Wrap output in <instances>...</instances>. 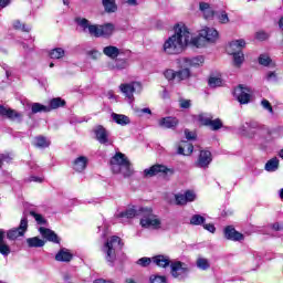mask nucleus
<instances>
[{"mask_svg": "<svg viewBox=\"0 0 283 283\" xmlns=\"http://www.w3.org/2000/svg\"><path fill=\"white\" fill-rule=\"evenodd\" d=\"M191 43V32L186 25L176 24L175 34L169 36L163 46L166 54H181V52Z\"/></svg>", "mask_w": 283, "mask_h": 283, "instance_id": "f257e3e1", "label": "nucleus"}, {"mask_svg": "<svg viewBox=\"0 0 283 283\" xmlns=\"http://www.w3.org/2000/svg\"><path fill=\"white\" fill-rule=\"evenodd\" d=\"M111 165L115 174H122L124 178H132L134 176V168L132 161L125 154L118 151L111 158Z\"/></svg>", "mask_w": 283, "mask_h": 283, "instance_id": "f03ea898", "label": "nucleus"}, {"mask_svg": "<svg viewBox=\"0 0 283 283\" xmlns=\"http://www.w3.org/2000/svg\"><path fill=\"white\" fill-rule=\"evenodd\" d=\"M218 36V30L206 27L199 31L198 36L190 39V42L195 48H205L207 43H216Z\"/></svg>", "mask_w": 283, "mask_h": 283, "instance_id": "7ed1b4c3", "label": "nucleus"}, {"mask_svg": "<svg viewBox=\"0 0 283 283\" xmlns=\"http://www.w3.org/2000/svg\"><path fill=\"white\" fill-rule=\"evenodd\" d=\"M115 244H117L119 251H123L125 243H123V239H120L118 235L111 237V239H108L104 244V253H106L105 259L112 266L114 265V262H116V249H114Z\"/></svg>", "mask_w": 283, "mask_h": 283, "instance_id": "20e7f679", "label": "nucleus"}, {"mask_svg": "<svg viewBox=\"0 0 283 283\" xmlns=\"http://www.w3.org/2000/svg\"><path fill=\"white\" fill-rule=\"evenodd\" d=\"M190 271L189 265L182 261H175L170 264V275L179 282H185L189 277Z\"/></svg>", "mask_w": 283, "mask_h": 283, "instance_id": "39448f33", "label": "nucleus"}, {"mask_svg": "<svg viewBox=\"0 0 283 283\" xmlns=\"http://www.w3.org/2000/svg\"><path fill=\"white\" fill-rule=\"evenodd\" d=\"M198 122L203 127H209L211 132H218L224 127V124L222 123V119L216 118L213 119V115L201 113L198 115Z\"/></svg>", "mask_w": 283, "mask_h": 283, "instance_id": "423d86ee", "label": "nucleus"}, {"mask_svg": "<svg viewBox=\"0 0 283 283\" xmlns=\"http://www.w3.org/2000/svg\"><path fill=\"white\" fill-rule=\"evenodd\" d=\"M159 174L163 176H174L176 170H174V168H168L163 164H155L144 170V178H154V176H159Z\"/></svg>", "mask_w": 283, "mask_h": 283, "instance_id": "0eeeda50", "label": "nucleus"}, {"mask_svg": "<svg viewBox=\"0 0 283 283\" xmlns=\"http://www.w3.org/2000/svg\"><path fill=\"white\" fill-rule=\"evenodd\" d=\"M251 88L249 86H244L243 84H239L234 90V96L240 105H247L251 103Z\"/></svg>", "mask_w": 283, "mask_h": 283, "instance_id": "6e6552de", "label": "nucleus"}, {"mask_svg": "<svg viewBox=\"0 0 283 283\" xmlns=\"http://www.w3.org/2000/svg\"><path fill=\"white\" fill-rule=\"evenodd\" d=\"M213 163V155L208 149H202L199 151V156L195 161V167L199 169H209V165Z\"/></svg>", "mask_w": 283, "mask_h": 283, "instance_id": "1a4fd4ad", "label": "nucleus"}, {"mask_svg": "<svg viewBox=\"0 0 283 283\" xmlns=\"http://www.w3.org/2000/svg\"><path fill=\"white\" fill-rule=\"evenodd\" d=\"M25 231H28V218L21 219L18 228L10 229L7 232V238L8 240L14 241L18 238H22V235H25Z\"/></svg>", "mask_w": 283, "mask_h": 283, "instance_id": "9d476101", "label": "nucleus"}, {"mask_svg": "<svg viewBox=\"0 0 283 283\" xmlns=\"http://www.w3.org/2000/svg\"><path fill=\"white\" fill-rule=\"evenodd\" d=\"M0 116L9 120H18L19 123L23 120V113H19L17 109L6 107L4 105H0Z\"/></svg>", "mask_w": 283, "mask_h": 283, "instance_id": "9b49d317", "label": "nucleus"}, {"mask_svg": "<svg viewBox=\"0 0 283 283\" xmlns=\"http://www.w3.org/2000/svg\"><path fill=\"white\" fill-rule=\"evenodd\" d=\"M223 235L226 240H231L232 242H242V240H244V234L235 230L233 226H227L223 229Z\"/></svg>", "mask_w": 283, "mask_h": 283, "instance_id": "f8f14e48", "label": "nucleus"}, {"mask_svg": "<svg viewBox=\"0 0 283 283\" xmlns=\"http://www.w3.org/2000/svg\"><path fill=\"white\" fill-rule=\"evenodd\" d=\"M39 232L48 242H53V244H61V238H59V234H56V232H54L52 229L40 227Z\"/></svg>", "mask_w": 283, "mask_h": 283, "instance_id": "ddd939ff", "label": "nucleus"}, {"mask_svg": "<svg viewBox=\"0 0 283 283\" xmlns=\"http://www.w3.org/2000/svg\"><path fill=\"white\" fill-rule=\"evenodd\" d=\"M158 125L164 129H176L180 125V120H178V117L167 116L159 119Z\"/></svg>", "mask_w": 283, "mask_h": 283, "instance_id": "4468645a", "label": "nucleus"}, {"mask_svg": "<svg viewBox=\"0 0 283 283\" xmlns=\"http://www.w3.org/2000/svg\"><path fill=\"white\" fill-rule=\"evenodd\" d=\"M94 135H95L96 140L101 145H107V143H109V134L107 133V129L105 127H103V125H98L94 129Z\"/></svg>", "mask_w": 283, "mask_h": 283, "instance_id": "2eb2a0df", "label": "nucleus"}, {"mask_svg": "<svg viewBox=\"0 0 283 283\" xmlns=\"http://www.w3.org/2000/svg\"><path fill=\"white\" fill-rule=\"evenodd\" d=\"M177 154L179 156H191V154H193V144L188 140H181L177 148Z\"/></svg>", "mask_w": 283, "mask_h": 283, "instance_id": "dca6fc26", "label": "nucleus"}, {"mask_svg": "<svg viewBox=\"0 0 283 283\" xmlns=\"http://www.w3.org/2000/svg\"><path fill=\"white\" fill-rule=\"evenodd\" d=\"M153 264H156L159 269H167L168 266H171V260L167 255L158 254L153 256Z\"/></svg>", "mask_w": 283, "mask_h": 283, "instance_id": "f3484780", "label": "nucleus"}, {"mask_svg": "<svg viewBox=\"0 0 283 283\" xmlns=\"http://www.w3.org/2000/svg\"><path fill=\"white\" fill-rule=\"evenodd\" d=\"M111 70H127L129 67V60L127 57H116L109 65Z\"/></svg>", "mask_w": 283, "mask_h": 283, "instance_id": "a211bd4d", "label": "nucleus"}, {"mask_svg": "<svg viewBox=\"0 0 283 283\" xmlns=\"http://www.w3.org/2000/svg\"><path fill=\"white\" fill-rule=\"evenodd\" d=\"M87 163H88L87 157L80 156L72 163V167L74 171H77V174H81L82 171H85V169H87Z\"/></svg>", "mask_w": 283, "mask_h": 283, "instance_id": "6ab92c4d", "label": "nucleus"}, {"mask_svg": "<svg viewBox=\"0 0 283 283\" xmlns=\"http://www.w3.org/2000/svg\"><path fill=\"white\" fill-rule=\"evenodd\" d=\"M247 46V42L243 39L234 40L229 43L227 48L228 54H231V52H242V49Z\"/></svg>", "mask_w": 283, "mask_h": 283, "instance_id": "aec40b11", "label": "nucleus"}, {"mask_svg": "<svg viewBox=\"0 0 283 283\" xmlns=\"http://www.w3.org/2000/svg\"><path fill=\"white\" fill-rule=\"evenodd\" d=\"M156 217H150L148 219H140V224L144 229H160V219H155Z\"/></svg>", "mask_w": 283, "mask_h": 283, "instance_id": "412c9836", "label": "nucleus"}, {"mask_svg": "<svg viewBox=\"0 0 283 283\" xmlns=\"http://www.w3.org/2000/svg\"><path fill=\"white\" fill-rule=\"evenodd\" d=\"M134 85H138V83L133 82L130 84L124 83L119 85V90L122 93H124V95L126 96V98H134V92H136V88L134 87Z\"/></svg>", "mask_w": 283, "mask_h": 283, "instance_id": "4be33fe9", "label": "nucleus"}, {"mask_svg": "<svg viewBox=\"0 0 283 283\" xmlns=\"http://www.w3.org/2000/svg\"><path fill=\"white\" fill-rule=\"evenodd\" d=\"M103 54L114 61L115 59H118V56H120L122 52L120 49H118L117 46L108 45L103 49Z\"/></svg>", "mask_w": 283, "mask_h": 283, "instance_id": "5701e85b", "label": "nucleus"}, {"mask_svg": "<svg viewBox=\"0 0 283 283\" xmlns=\"http://www.w3.org/2000/svg\"><path fill=\"white\" fill-rule=\"evenodd\" d=\"M73 258H74V254H72L67 249H61L55 254L56 262H72Z\"/></svg>", "mask_w": 283, "mask_h": 283, "instance_id": "b1692460", "label": "nucleus"}, {"mask_svg": "<svg viewBox=\"0 0 283 283\" xmlns=\"http://www.w3.org/2000/svg\"><path fill=\"white\" fill-rule=\"evenodd\" d=\"M199 10L203 13L205 19H213L216 11L212 10L211 4L208 2H200Z\"/></svg>", "mask_w": 283, "mask_h": 283, "instance_id": "393cba45", "label": "nucleus"}, {"mask_svg": "<svg viewBox=\"0 0 283 283\" xmlns=\"http://www.w3.org/2000/svg\"><path fill=\"white\" fill-rule=\"evenodd\" d=\"M27 244L29 249H41L45 247V241L39 237H32L27 239Z\"/></svg>", "mask_w": 283, "mask_h": 283, "instance_id": "a878e982", "label": "nucleus"}, {"mask_svg": "<svg viewBox=\"0 0 283 283\" xmlns=\"http://www.w3.org/2000/svg\"><path fill=\"white\" fill-rule=\"evenodd\" d=\"M112 118H113L114 123H116L117 125H122V127H125V125H129V123H132L129 117L127 115H123V114L113 113Z\"/></svg>", "mask_w": 283, "mask_h": 283, "instance_id": "bb28decb", "label": "nucleus"}, {"mask_svg": "<svg viewBox=\"0 0 283 283\" xmlns=\"http://www.w3.org/2000/svg\"><path fill=\"white\" fill-rule=\"evenodd\" d=\"M34 147H38L39 149H45L48 147H50L51 142L48 140V138L43 135L36 136L34 138Z\"/></svg>", "mask_w": 283, "mask_h": 283, "instance_id": "cd10ccee", "label": "nucleus"}, {"mask_svg": "<svg viewBox=\"0 0 283 283\" xmlns=\"http://www.w3.org/2000/svg\"><path fill=\"white\" fill-rule=\"evenodd\" d=\"M115 27L112 23H105L101 25V36L109 39L114 34Z\"/></svg>", "mask_w": 283, "mask_h": 283, "instance_id": "c85d7f7f", "label": "nucleus"}, {"mask_svg": "<svg viewBox=\"0 0 283 283\" xmlns=\"http://www.w3.org/2000/svg\"><path fill=\"white\" fill-rule=\"evenodd\" d=\"M102 4L104 6L105 12H107L108 14H112L118 10L116 0H102Z\"/></svg>", "mask_w": 283, "mask_h": 283, "instance_id": "c756f323", "label": "nucleus"}, {"mask_svg": "<svg viewBox=\"0 0 283 283\" xmlns=\"http://www.w3.org/2000/svg\"><path fill=\"white\" fill-rule=\"evenodd\" d=\"M137 216L140 218V220H148L149 218H156V216H154V209L151 208H139L137 210Z\"/></svg>", "mask_w": 283, "mask_h": 283, "instance_id": "7c9ffc66", "label": "nucleus"}, {"mask_svg": "<svg viewBox=\"0 0 283 283\" xmlns=\"http://www.w3.org/2000/svg\"><path fill=\"white\" fill-rule=\"evenodd\" d=\"M65 105H67V102H65V99L61 98V97H54L49 102V108L50 112L52 109H59V107H65Z\"/></svg>", "mask_w": 283, "mask_h": 283, "instance_id": "2f4dec72", "label": "nucleus"}, {"mask_svg": "<svg viewBox=\"0 0 283 283\" xmlns=\"http://www.w3.org/2000/svg\"><path fill=\"white\" fill-rule=\"evenodd\" d=\"M230 55L233 56V65L234 67H242V63H244V53L230 51Z\"/></svg>", "mask_w": 283, "mask_h": 283, "instance_id": "473e14b6", "label": "nucleus"}, {"mask_svg": "<svg viewBox=\"0 0 283 283\" xmlns=\"http://www.w3.org/2000/svg\"><path fill=\"white\" fill-rule=\"evenodd\" d=\"M48 114L50 113V107L41 104V103H33L31 105V114H41V113Z\"/></svg>", "mask_w": 283, "mask_h": 283, "instance_id": "72a5a7b5", "label": "nucleus"}, {"mask_svg": "<svg viewBox=\"0 0 283 283\" xmlns=\"http://www.w3.org/2000/svg\"><path fill=\"white\" fill-rule=\"evenodd\" d=\"M280 167V159L277 157H274L265 164V171H277Z\"/></svg>", "mask_w": 283, "mask_h": 283, "instance_id": "f704fd0d", "label": "nucleus"}, {"mask_svg": "<svg viewBox=\"0 0 283 283\" xmlns=\"http://www.w3.org/2000/svg\"><path fill=\"white\" fill-rule=\"evenodd\" d=\"M176 78L180 83V81H187V78H191V70L182 69L176 71Z\"/></svg>", "mask_w": 283, "mask_h": 283, "instance_id": "c9c22d12", "label": "nucleus"}, {"mask_svg": "<svg viewBox=\"0 0 283 283\" xmlns=\"http://www.w3.org/2000/svg\"><path fill=\"white\" fill-rule=\"evenodd\" d=\"M136 216H138V210L134 209V208H129L125 211H122L117 214V218H136Z\"/></svg>", "mask_w": 283, "mask_h": 283, "instance_id": "e433bc0d", "label": "nucleus"}, {"mask_svg": "<svg viewBox=\"0 0 283 283\" xmlns=\"http://www.w3.org/2000/svg\"><path fill=\"white\" fill-rule=\"evenodd\" d=\"M50 59H63L65 56V50L63 48H55L49 52Z\"/></svg>", "mask_w": 283, "mask_h": 283, "instance_id": "4c0bfd02", "label": "nucleus"}, {"mask_svg": "<svg viewBox=\"0 0 283 283\" xmlns=\"http://www.w3.org/2000/svg\"><path fill=\"white\" fill-rule=\"evenodd\" d=\"M186 63H188L190 65V67H200V65H202V63H205V56L199 55L197 57L186 60Z\"/></svg>", "mask_w": 283, "mask_h": 283, "instance_id": "58836bf2", "label": "nucleus"}, {"mask_svg": "<svg viewBox=\"0 0 283 283\" xmlns=\"http://www.w3.org/2000/svg\"><path fill=\"white\" fill-rule=\"evenodd\" d=\"M196 265L201 271H208V269H211V263H209V260H207L205 258H198L197 262H196Z\"/></svg>", "mask_w": 283, "mask_h": 283, "instance_id": "ea45409f", "label": "nucleus"}, {"mask_svg": "<svg viewBox=\"0 0 283 283\" xmlns=\"http://www.w3.org/2000/svg\"><path fill=\"white\" fill-rule=\"evenodd\" d=\"M205 222H207V219L201 214H193L190 218V224H192V227H200V224H203Z\"/></svg>", "mask_w": 283, "mask_h": 283, "instance_id": "a19ab883", "label": "nucleus"}, {"mask_svg": "<svg viewBox=\"0 0 283 283\" xmlns=\"http://www.w3.org/2000/svg\"><path fill=\"white\" fill-rule=\"evenodd\" d=\"M29 216H32V218H34V220H35V222H36L38 224H48V219H44V218H43V214L38 213V212L34 211V210H31V211L29 212Z\"/></svg>", "mask_w": 283, "mask_h": 283, "instance_id": "79ce46f5", "label": "nucleus"}, {"mask_svg": "<svg viewBox=\"0 0 283 283\" xmlns=\"http://www.w3.org/2000/svg\"><path fill=\"white\" fill-rule=\"evenodd\" d=\"M12 25L13 29L18 30L19 32H30V28H28L25 23H22L21 20H14Z\"/></svg>", "mask_w": 283, "mask_h": 283, "instance_id": "37998d69", "label": "nucleus"}, {"mask_svg": "<svg viewBox=\"0 0 283 283\" xmlns=\"http://www.w3.org/2000/svg\"><path fill=\"white\" fill-rule=\"evenodd\" d=\"M88 32L91 34V36H95V39H101V25L98 27V24H91L88 27Z\"/></svg>", "mask_w": 283, "mask_h": 283, "instance_id": "c03bdc74", "label": "nucleus"}, {"mask_svg": "<svg viewBox=\"0 0 283 283\" xmlns=\"http://www.w3.org/2000/svg\"><path fill=\"white\" fill-rule=\"evenodd\" d=\"M208 85L209 87H222V78L210 76L208 78Z\"/></svg>", "mask_w": 283, "mask_h": 283, "instance_id": "a18cd8bd", "label": "nucleus"}, {"mask_svg": "<svg viewBox=\"0 0 283 283\" xmlns=\"http://www.w3.org/2000/svg\"><path fill=\"white\" fill-rule=\"evenodd\" d=\"M271 63H273V60L271 59V56H269L266 54H261L259 56V64L263 65V67H269V65H271Z\"/></svg>", "mask_w": 283, "mask_h": 283, "instance_id": "49530a36", "label": "nucleus"}, {"mask_svg": "<svg viewBox=\"0 0 283 283\" xmlns=\"http://www.w3.org/2000/svg\"><path fill=\"white\" fill-rule=\"evenodd\" d=\"M151 262H154V258L143 256L137 260L136 264H138V266H142L143 269H146V266H149Z\"/></svg>", "mask_w": 283, "mask_h": 283, "instance_id": "de8ad7c7", "label": "nucleus"}, {"mask_svg": "<svg viewBox=\"0 0 283 283\" xmlns=\"http://www.w3.org/2000/svg\"><path fill=\"white\" fill-rule=\"evenodd\" d=\"M149 282L150 283H168L167 282V276L165 275H158V274H153L149 276Z\"/></svg>", "mask_w": 283, "mask_h": 283, "instance_id": "09e8293b", "label": "nucleus"}, {"mask_svg": "<svg viewBox=\"0 0 283 283\" xmlns=\"http://www.w3.org/2000/svg\"><path fill=\"white\" fill-rule=\"evenodd\" d=\"M166 81H176V71L174 69H167L164 71Z\"/></svg>", "mask_w": 283, "mask_h": 283, "instance_id": "8fccbe9b", "label": "nucleus"}, {"mask_svg": "<svg viewBox=\"0 0 283 283\" xmlns=\"http://www.w3.org/2000/svg\"><path fill=\"white\" fill-rule=\"evenodd\" d=\"M175 205L178 207H185V205H187L185 195H175Z\"/></svg>", "mask_w": 283, "mask_h": 283, "instance_id": "3c124183", "label": "nucleus"}, {"mask_svg": "<svg viewBox=\"0 0 283 283\" xmlns=\"http://www.w3.org/2000/svg\"><path fill=\"white\" fill-rule=\"evenodd\" d=\"M184 134L187 138V140H197L198 139V134L196 132H191L188 128L184 130Z\"/></svg>", "mask_w": 283, "mask_h": 283, "instance_id": "603ef678", "label": "nucleus"}, {"mask_svg": "<svg viewBox=\"0 0 283 283\" xmlns=\"http://www.w3.org/2000/svg\"><path fill=\"white\" fill-rule=\"evenodd\" d=\"M0 253L1 255H10V245H8L6 243V241H3L2 243H0Z\"/></svg>", "mask_w": 283, "mask_h": 283, "instance_id": "864d4df0", "label": "nucleus"}, {"mask_svg": "<svg viewBox=\"0 0 283 283\" xmlns=\"http://www.w3.org/2000/svg\"><path fill=\"white\" fill-rule=\"evenodd\" d=\"M186 202H193L196 200V192L191 190H187L185 192Z\"/></svg>", "mask_w": 283, "mask_h": 283, "instance_id": "5fc2aeb1", "label": "nucleus"}, {"mask_svg": "<svg viewBox=\"0 0 283 283\" xmlns=\"http://www.w3.org/2000/svg\"><path fill=\"white\" fill-rule=\"evenodd\" d=\"M219 23L226 24L229 23V14L227 11H222L221 14L218 17Z\"/></svg>", "mask_w": 283, "mask_h": 283, "instance_id": "6e6d98bb", "label": "nucleus"}, {"mask_svg": "<svg viewBox=\"0 0 283 283\" xmlns=\"http://www.w3.org/2000/svg\"><path fill=\"white\" fill-rule=\"evenodd\" d=\"M261 105L264 109L270 112V114H273V106L271 105V102H269V99H262Z\"/></svg>", "mask_w": 283, "mask_h": 283, "instance_id": "4d7b16f0", "label": "nucleus"}, {"mask_svg": "<svg viewBox=\"0 0 283 283\" xmlns=\"http://www.w3.org/2000/svg\"><path fill=\"white\" fill-rule=\"evenodd\" d=\"M179 107L181 109H189L191 107V99H179Z\"/></svg>", "mask_w": 283, "mask_h": 283, "instance_id": "13d9d810", "label": "nucleus"}, {"mask_svg": "<svg viewBox=\"0 0 283 283\" xmlns=\"http://www.w3.org/2000/svg\"><path fill=\"white\" fill-rule=\"evenodd\" d=\"M255 39L258 41H266L269 39V34H266V32H264V31H259L255 34Z\"/></svg>", "mask_w": 283, "mask_h": 283, "instance_id": "bf43d9fd", "label": "nucleus"}, {"mask_svg": "<svg viewBox=\"0 0 283 283\" xmlns=\"http://www.w3.org/2000/svg\"><path fill=\"white\" fill-rule=\"evenodd\" d=\"M78 25H81L82 28H84V30H86V28L90 30V20L88 19H80V21H77Z\"/></svg>", "mask_w": 283, "mask_h": 283, "instance_id": "052dcab7", "label": "nucleus"}, {"mask_svg": "<svg viewBox=\"0 0 283 283\" xmlns=\"http://www.w3.org/2000/svg\"><path fill=\"white\" fill-rule=\"evenodd\" d=\"M202 226L209 233H216V226L213 223H203Z\"/></svg>", "mask_w": 283, "mask_h": 283, "instance_id": "680f3d73", "label": "nucleus"}, {"mask_svg": "<svg viewBox=\"0 0 283 283\" xmlns=\"http://www.w3.org/2000/svg\"><path fill=\"white\" fill-rule=\"evenodd\" d=\"M273 231H282L283 227L279 222L272 224Z\"/></svg>", "mask_w": 283, "mask_h": 283, "instance_id": "e2e57ef3", "label": "nucleus"}, {"mask_svg": "<svg viewBox=\"0 0 283 283\" xmlns=\"http://www.w3.org/2000/svg\"><path fill=\"white\" fill-rule=\"evenodd\" d=\"M11 0H0V8H6L10 6Z\"/></svg>", "mask_w": 283, "mask_h": 283, "instance_id": "0e129e2a", "label": "nucleus"}, {"mask_svg": "<svg viewBox=\"0 0 283 283\" xmlns=\"http://www.w3.org/2000/svg\"><path fill=\"white\" fill-rule=\"evenodd\" d=\"M249 127H251V129H258V127H260V124H258L256 122H250Z\"/></svg>", "mask_w": 283, "mask_h": 283, "instance_id": "69168bd1", "label": "nucleus"}, {"mask_svg": "<svg viewBox=\"0 0 283 283\" xmlns=\"http://www.w3.org/2000/svg\"><path fill=\"white\" fill-rule=\"evenodd\" d=\"M30 180H31L32 182H43V179H42L41 177H35V176H32V177L30 178Z\"/></svg>", "mask_w": 283, "mask_h": 283, "instance_id": "338daca9", "label": "nucleus"}, {"mask_svg": "<svg viewBox=\"0 0 283 283\" xmlns=\"http://www.w3.org/2000/svg\"><path fill=\"white\" fill-rule=\"evenodd\" d=\"M139 114H151V109L150 108H143L139 111Z\"/></svg>", "mask_w": 283, "mask_h": 283, "instance_id": "774afa93", "label": "nucleus"}]
</instances>
